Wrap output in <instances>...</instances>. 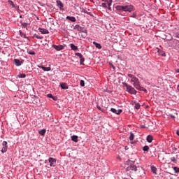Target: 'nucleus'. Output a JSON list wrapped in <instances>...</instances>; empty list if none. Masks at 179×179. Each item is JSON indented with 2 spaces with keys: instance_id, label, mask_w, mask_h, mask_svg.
Here are the masks:
<instances>
[{
  "instance_id": "obj_45",
  "label": "nucleus",
  "mask_w": 179,
  "mask_h": 179,
  "mask_svg": "<svg viewBox=\"0 0 179 179\" xmlns=\"http://www.w3.org/2000/svg\"><path fill=\"white\" fill-rule=\"evenodd\" d=\"M176 72H177V73H179V69H176Z\"/></svg>"
},
{
  "instance_id": "obj_29",
  "label": "nucleus",
  "mask_w": 179,
  "mask_h": 179,
  "mask_svg": "<svg viewBox=\"0 0 179 179\" xmlns=\"http://www.w3.org/2000/svg\"><path fill=\"white\" fill-rule=\"evenodd\" d=\"M27 54H29V55H36V52L34 50H27Z\"/></svg>"
},
{
  "instance_id": "obj_18",
  "label": "nucleus",
  "mask_w": 179,
  "mask_h": 179,
  "mask_svg": "<svg viewBox=\"0 0 179 179\" xmlns=\"http://www.w3.org/2000/svg\"><path fill=\"white\" fill-rule=\"evenodd\" d=\"M60 87L62 89H69V86H68V84L65 83L60 84Z\"/></svg>"
},
{
  "instance_id": "obj_23",
  "label": "nucleus",
  "mask_w": 179,
  "mask_h": 179,
  "mask_svg": "<svg viewBox=\"0 0 179 179\" xmlns=\"http://www.w3.org/2000/svg\"><path fill=\"white\" fill-rule=\"evenodd\" d=\"M47 131L45 130V129H41L39 131V134L41 135V136H44V135H45V132Z\"/></svg>"
},
{
  "instance_id": "obj_25",
  "label": "nucleus",
  "mask_w": 179,
  "mask_h": 179,
  "mask_svg": "<svg viewBox=\"0 0 179 179\" xmlns=\"http://www.w3.org/2000/svg\"><path fill=\"white\" fill-rule=\"evenodd\" d=\"M71 141H73V142H78V136L76 135L72 136Z\"/></svg>"
},
{
  "instance_id": "obj_30",
  "label": "nucleus",
  "mask_w": 179,
  "mask_h": 179,
  "mask_svg": "<svg viewBox=\"0 0 179 179\" xmlns=\"http://www.w3.org/2000/svg\"><path fill=\"white\" fill-rule=\"evenodd\" d=\"M21 25L22 26V27H24V29H27V26H29V24L26 23V22H21Z\"/></svg>"
},
{
  "instance_id": "obj_1",
  "label": "nucleus",
  "mask_w": 179,
  "mask_h": 179,
  "mask_svg": "<svg viewBox=\"0 0 179 179\" xmlns=\"http://www.w3.org/2000/svg\"><path fill=\"white\" fill-rule=\"evenodd\" d=\"M129 80L131 85H133L134 87L140 92H145V93L148 92V90L145 87L141 86V82L139 81V78H136L134 74H128Z\"/></svg>"
},
{
  "instance_id": "obj_13",
  "label": "nucleus",
  "mask_w": 179,
  "mask_h": 179,
  "mask_svg": "<svg viewBox=\"0 0 179 179\" xmlns=\"http://www.w3.org/2000/svg\"><path fill=\"white\" fill-rule=\"evenodd\" d=\"M24 62V60H19L17 59H14V64H15L16 66H20L22 65V64H23Z\"/></svg>"
},
{
  "instance_id": "obj_21",
  "label": "nucleus",
  "mask_w": 179,
  "mask_h": 179,
  "mask_svg": "<svg viewBox=\"0 0 179 179\" xmlns=\"http://www.w3.org/2000/svg\"><path fill=\"white\" fill-rule=\"evenodd\" d=\"M93 44L96 48H99V50H101V45L100 43H97V42L94 41Z\"/></svg>"
},
{
  "instance_id": "obj_8",
  "label": "nucleus",
  "mask_w": 179,
  "mask_h": 179,
  "mask_svg": "<svg viewBox=\"0 0 179 179\" xmlns=\"http://www.w3.org/2000/svg\"><path fill=\"white\" fill-rule=\"evenodd\" d=\"M48 162L50 163V167H55V163H57V159L52 157H49Z\"/></svg>"
},
{
  "instance_id": "obj_15",
  "label": "nucleus",
  "mask_w": 179,
  "mask_h": 179,
  "mask_svg": "<svg viewBox=\"0 0 179 179\" xmlns=\"http://www.w3.org/2000/svg\"><path fill=\"white\" fill-rule=\"evenodd\" d=\"M157 52L158 55H160L161 57H166V52H164L163 50L157 48Z\"/></svg>"
},
{
  "instance_id": "obj_37",
  "label": "nucleus",
  "mask_w": 179,
  "mask_h": 179,
  "mask_svg": "<svg viewBox=\"0 0 179 179\" xmlns=\"http://www.w3.org/2000/svg\"><path fill=\"white\" fill-rule=\"evenodd\" d=\"M80 86H82V87H85V80H81L80 81Z\"/></svg>"
},
{
  "instance_id": "obj_39",
  "label": "nucleus",
  "mask_w": 179,
  "mask_h": 179,
  "mask_svg": "<svg viewBox=\"0 0 179 179\" xmlns=\"http://www.w3.org/2000/svg\"><path fill=\"white\" fill-rule=\"evenodd\" d=\"M8 2H10V6H12V8H15V3H13V1H9Z\"/></svg>"
},
{
  "instance_id": "obj_2",
  "label": "nucleus",
  "mask_w": 179,
  "mask_h": 179,
  "mask_svg": "<svg viewBox=\"0 0 179 179\" xmlns=\"http://www.w3.org/2000/svg\"><path fill=\"white\" fill-rule=\"evenodd\" d=\"M116 10H118V12H129L131 13V12H134V10H135V6H132L131 4L117 6Z\"/></svg>"
},
{
  "instance_id": "obj_11",
  "label": "nucleus",
  "mask_w": 179,
  "mask_h": 179,
  "mask_svg": "<svg viewBox=\"0 0 179 179\" xmlns=\"http://www.w3.org/2000/svg\"><path fill=\"white\" fill-rule=\"evenodd\" d=\"M38 31L40 33H41V34H50V31H48V29L41 28V27L38 28Z\"/></svg>"
},
{
  "instance_id": "obj_19",
  "label": "nucleus",
  "mask_w": 179,
  "mask_h": 179,
  "mask_svg": "<svg viewBox=\"0 0 179 179\" xmlns=\"http://www.w3.org/2000/svg\"><path fill=\"white\" fill-rule=\"evenodd\" d=\"M151 171L153 173V174H157V168H156L155 166H151Z\"/></svg>"
},
{
  "instance_id": "obj_31",
  "label": "nucleus",
  "mask_w": 179,
  "mask_h": 179,
  "mask_svg": "<svg viewBox=\"0 0 179 179\" xmlns=\"http://www.w3.org/2000/svg\"><path fill=\"white\" fill-rule=\"evenodd\" d=\"M149 146H148V145H145L143 148V150L144 151V152H149Z\"/></svg>"
},
{
  "instance_id": "obj_35",
  "label": "nucleus",
  "mask_w": 179,
  "mask_h": 179,
  "mask_svg": "<svg viewBox=\"0 0 179 179\" xmlns=\"http://www.w3.org/2000/svg\"><path fill=\"white\" fill-rule=\"evenodd\" d=\"M20 34L21 37H24V38H26V34L22 32V31H20Z\"/></svg>"
},
{
  "instance_id": "obj_4",
  "label": "nucleus",
  "mask_w": 179,
  "mask_h": 179,
  "mask_svg": "<svg viewBox=\"0 0 179 179\" xmlns=\"http://www.w3.org/2000/svg\"><path fill=\"white\" fill-rule=\"evenodd\" d=\"M102 4L101 6L103 8H107L108 10H111V5L113 3V0H101Z\"/></svg>"
},
{
  "instance_id": "obj_36",
  "label": "nucleus",
  "mask_w": 179,
  "mask_h": 179,
  "mask_svg": "<svg viewBox=\"0 0 179 179\" xmlns=\"http://www.w3.org/2000/svg\"><path fill=\"white\" fill-rule=\"evenodd\" d=\"M173 36L176 38H179V32H174Z\"/></svg>"
},
{
  "instance_id": "obj_20",
  "label": "nucleus",
  "mask_w": 179,
  "mask_h": 179,
  "mask_svg": "<svg viewBox=\"0 0 179 179\" xmlns=\"http://www.w3.org/2000/svg\"><path fill=\"white\" fill-rule=\"evenodd\" d=\"M153 141V136H152L151 135H148L147 136V141H148L149 143H152Z\"/></svg>"
},
{
  "instance_id": "obj_9",
  "label": "nucleus",
  "mask_w": 179,
  "mask_h": 179,
  "mask_svg": "<svg viewBox=\"0 0 179 179\" xmlns=\"http://www.w3.org/2000/svg\"><path fill=\"white\" fill-rule=\"evenodd\" d=\"M57 6L59 8L60 10H64V3L60 0L56 1Z\"/></svg>"
},
{
  "instance_id": "obj_12",
  "label": "nucleus",
  "mask_w": 179,
  "mask_h": 179,
  "mask_svg": "<svg viewBox=\"0 0 179 179\" xmlns=\"http://www.w3.org/2000/svg\"><path fill=\"white\" fill-rule=\"evenodd\" d=\"M110 111L113 113L114 114H117V115H120L121 113H122V110L121 109L117 110L114 108H110Z\"/></svg>"
},
{
  "instance_id": "obj_22",
  "label": "nucleus",
  "mask_w": 179,
  "mask_h": 179,
  "mask_svg": "<svg viewBox=\"0 0 179 179\" xmlns=\"http://www.w3.org/2000/svg\"><path fill=\"white\" fill-rule=\"evenodd\" d=\"M177 44H179V41L178 40H176V39H174L173 41H172V45L173 47H176L177 45Z\"/></svg>"
},
{
  "instance_id": "obj_49",
  "label": "nucleus",
  "mask_w": 179,
  "mask_h": 179,
  "mask_svg": "<svg viewBox=\"0 0 179 179\" xmlns=\"http://www.w3.org/2000/svg\"><path fill=\"white\" fill-rule=\"evenodd\" d=\"M141 128H144V127H143V126H142V127H141Z\"/></svg>"
},
{
  "instance_id": "obj_32",
  "label": "nucleus",
  "mask_w": 179,
  "mask_h": 179,
  "mask_svg": "<svg viewBox=\"0 0 179 179\" xmlns=\"http://www.w3.org/2000/svg\"><path fill=\"white\" fill-rule=\"evenodd\" d=\"M135 108L136 110H139V108H141V104H139V103H136L135 104Z\"/></svg>"
},
{
  "instance_id": "obj_28",
  "label": "nucleus",
  "mask_w": 179,
  "mask_h": 179,
  "mask_svg": "<svg viewBox=\"0 0 179 179\" xmlns=\"http://www.w3.org/2000/svg\"><path fill=\"white\" fill-rule=\"evenodd\" d=\"M129 139L130 141H134V139H135V135L134 134V133H131L130 134V136L129 137Z\"/></svg>"
},
{
  "instance_id": "obj_26",
  "label": "nucleus",
  "mask_w": 179,
  "mask_h": 179,
  "mask_svg": "<svg viewBox=\"0 0 179 179\" xmlns=\"http://www.w3.org/2000/svg\"><path fill=\"white\" fill-rule=\"evenodd\" d=\"M17 78H19L20 79H23V78H26V74L20 73L17 75Z\"/></svg>"
},
{
  "instance_id": "obj_17",
  "label": "nucleus",
  "mask_w": 179,
  "mask_h": 179,
  "mask_svg": "<svg viewBox=\"0 0 179 179\" xmlns=\"http://www.w3.org/2000/svg\"><path fill=\"white\" fill-rule=\"evenodd\" d=\"M66 19L67 20H69L70 22H76V18L75 17H73V16H67L66 17Z\"/></svg>"
},
{
  "instance_id": "obj_5",
  "label": "nucleus",
  "mask_w": 179,
  "mask_h": 179,
  "mask_svg": "<svg viewBox=\"0 0 179 179\" xmlns=\"http://www.w3.org/2000/svg\"><path fill=\"white\" fill-rule=\"evenodd\" d=\"M74 30H77V31H80V33H85V34H87V29L79 24L74 26Z\"/></svg>"
},
{
  "instance_id": "obj_40",
  "label": "nucleus",
  "mask_w": 179,
  "mask_h": 179,
  "mask_svg": "<svg viewBox=\"0 0 179 179\" xmlns=\"http://www.w3.org/2000/svg\"><path fill=\"white\" fill-rule=\"evenodd\" d=\"M82 12H83L84 13H87V15H90V13L87 12V10H83Z\"/></svg>"
},
{
  "instance_id": "obj_38",
  "label": "nucleus",
  "mask_w": 179,
  "mask_h": 179,
  "mask_svg": "<svg viewBox=\"0 0 179 179\" xmlns=\"http://www.w3.org/2000/svg\"><path fill=\"white\" fill-rule=\"evenodd\" d=\"M173 169L175 173H179V168L178 167L174 166V167H173Z\"/></svg>"
},
{
  "instance_id": "obj_10",
  "label": "nucleus",
  "mask_w": 179,
  "mask_h": 179,
  "mask_svg": "<svg viewBox=\"0 0 179 179\" xmlns=\"http://www.w3.org/2000/svg\"><path fill=\"white\" fill-rule=\"evenodd\" d=\"M52 48H55V50H56V51H62V50H64V47L62 45H52Z\"/></svg>"
},
{
  "instance_id": "obj_43",
  "label": "nucleus",
  "mask_w": 179,
  "mask_h": 179,
  "mask_svg": "<svg viewBox=\"0 0 179 179\" xmlns=\"http://www.w3.org/2000/svg\"><path fill=\"white\" fill-rule=\"evenodd\" d=\"M111 68H113V69H115V66H114L113 64H111Z\"/></svg>"
},
{
  "instance_id": "obj_47",
  "label": "nucleus",
  "mask_w": 179,
  "mask_h": 179,
  "mask_svg": "<svg viewBox=\"0 0 179 179\" xmlns=\"http://www.w3.org/2000/svg\"><path fill=\"white\" fill-rule=\"evenodd\" d=\"M20 19H22V17H23L22 15H20Z\"/></svg>"
},
{
  "instance_id": "obj_33",
  "label": "nucleus",
  "mask_w": 179,
  "mask_h": 179,
  "mask_svg": "<svg viewBox=\"0 0 179 179\" xmlns=\"http://www.w3.org/2000/svg\"><path fill=\"white\" fill-rule=\"evenodd\" d=\"M80 65H85V57L80 60Z\"/></svg>"
},
{
  "instance_id": "obj_50",
  "label": "nucleus",
  "mask_w": 179,
  "mask_h": 179,
  "mask_svg": "<svg viewBox=\"0 0 179 179\" xmlns=\"http://www.w3.org/2000/svg\"><path fill=\"white\" fill-rule=\"evenodd\" d=\"M0 52H1V47H0Z\"/></svg>"
},
{
  "instance_id": "obj_27",
  "label": "nucleus",
  "mask_w": 179,
  "mask_h": 179,
  "mask_svg": "<svg viewBox=\"0 0 179 179\" xmlns=\"http://www.w3.org/2000/svg\"><path fill=\"white\" fill-rule=\"evenodd\" d=\"M34 37H35V38H38V40H43L44 38L43 36L37 35V34H35Z\"/></svg>"
},
{
  "instance_id": "obj_42",
  "label": "nucleus",
  "mask_w": 179,
  "mask_h": 179,
  "mask_svg": "<svg viewBox=\"0 0 179 179\" xmlns=\"http://www.w3.org/2000/svg\"><path fill=\"white\" fill-rule=\"evenodd\" d=\"M131 17L136 18V13H133Z\"/></svg>"
},
{
  "instance_id": "obj_44",
  "label": "nucleus",
  "mask_w": 179,
  "mask_h": 179,
  "mask_svg": "<svg viewBox=\"0 0 179 179\" xmlns=\"http://www.w3.org/2000/svg\"><path fill=\"white\" fill-rule=\"evenodd\" d=\"M124 149H125L126 150H128V149H129V148H128V146H125V147H124Z\"/></svg>"
},
{
  "instance_id": "obj_34",
  "label": "nucleus",
  "mask_w": 179,
  "mask_h": 179,
  "mask_svg": "<svg viewBox=\"0 0 179 179\" xmlns=\"http://www.w3.org/2000/svg\"><path fill=\"white\" fill-rule=\"evenodd\" d=\"M171 161L172 162V163H177V159L175 157H171Z\"/></svg>"
},
{
  "instance_id": "obj_3",
  "label": "nucleus",
  "mask_w": 179,
  "mask_h": 179,
  "mask_svg": "<svg viewBox=\"0 0 179 179\" xmlns=\"http://www.w3.org/2000/svg\"><path fill=\"white\" fill-rule=\"evenodd\" d=\"M123 85L124 87H126L127 92H128V93H129L130 94H136V93H138V92H136V90H135L134 87L125 83Z\"/></svg>"
},
{
  "instance_id": "obj_16",
  "label": "nucleus",
  "mask_w": 179,
  "mask_h": 179,
  "mask_svg": "<svg viewBox=\"0 0 179 179\" xmlns=\"http://www.w3.org/2000/svg\"><path fill=\"white\" fill-rule=\"evenodd\" d=\"M70 48L73 51H79V48H78V46L75 45L73 43L70 44Z\"/></svg>"
},
{
  "instance_id": "obj_7",
  "label": "nucleus",
  "mask_w": 179,
  "mask_h": 179,
  "mask_svg": "<svg viewBox=\"0 0 179 179\" xmlns=\"http://www.w3.org/2000/svg\"><path fill=\"white\" fill-rule=\"evenodd\" d=\"M126 171H138V168L136 166L131 164L126 169Z\"/></svg>"
},
{
  "instance_id": "obj_41",
  "label": "nucleus",
  "mask_w": 179,
  "mask_h": 179,
  "mask_svg": "<svg viewBox=\"0 0 179 179\" xmlns=\"http://www.w3.org/2000/svg\"><path fill=\"white\" fill-rule=\"evenodd\" d=\"M47 97H48L49 99H52V94H48V95H47Z\"/></svg>"
},
{
  "instance_id": "obj_14",
  "label": "nucleus",
  "mask_w": 179,
  "mask_h": 179,
  "mask_svg": "<svg viewBox=\"0 0 179 179\" xmlns=\"http://www.w3.org/2000/svg\"><path fill=\"white\" fill-rule=\"evenodd\" d=\"M38 67L43 69L44 72H50V71H51V67H45L43 66H38Z\"/></svg>"
},
{
  "instance_id": "obj_24",
  "label": "nucleus",
  "mask_w": 179,
  "mask_h": 179,
  "mask_svg": "<svg viewBox=\"0 0 179 179\" xmlns=\"http://www.w3.org/2000/svg\"><path fill=\"white\" fill-rule=\"evenodd\" d=\"M75 55H76V57H78L80 58V59L84 58L83 55H82V53L76 52L75 53Z\"/></svg>"
},
{
  "instance_id": "obj_6",
  "label": "nucleus",
  "mask_w": 179,
  "mask_h": 179,
  "mask_svg": "<svg viewBox=\"0 0 179 179\" xmlns=\"http://www.w3.org/2000/svg\"><path fill=\"white\" fill-rule=\"evenodd\" d=\"M2 149L1 150V153H6L8 152V142L3 141L2 143Z\"/></svg>"
},
{
  "instance_id": "obj_48",
  "label": "nucleus",
  "mask_w": 179,
  "mask_h": 179,
  "mask_svg": "<svg viewBox=\"0 0 179 179\" xmlns=\"http://www.w3.org/2000/svg\"><path fill=\"white\" fill-rule=\"evenodd\" d=\"M99 110H101V108L100 107H98Z\"/></svg>"
},
{
  "instance_id": "obj_46",
  "label": "nucleus",
  "mask_w": 179,
  "mask_h": 179,
  "mask_svg": "<svg viewBox=\"0 0 179 179\" xmlns=\"http://www.w3.org/2000/svg\"><path fill=\"white\" fill-rule=\"evenodd\" d=\"M130 143H131V145H134V141H131Z\"/></svg>"
}]
</instances>
